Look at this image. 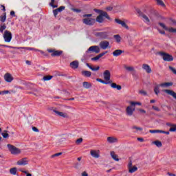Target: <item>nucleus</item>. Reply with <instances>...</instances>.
<instances>
[{
	"label": "nucleus",
	"mask_w": 176,
	"mask_h": 176,
	"mask_svg": "<svg viewBox=\"0 0 176 176\" xmlns=\"http://www.w3.org/2000/svg\"><path fill=\"white\" fill-rule=\"evenodd\" d=\"M96 53V54L100 53V47L97 45L91 46L87 51V54H90V53Z\"/></svg>",
	"instance_id": "7"
},
{
	"label": "nucleus",
	"mask_w": 176,
	"mask_h": 176,
	"mask_svg": "<svg viewBox=\"0 0 176 176\" xmlns=\"http://www.w3.org/2000/svg\"><path fill=\"white\" fill-rule=\"evenodd\" d=\"M99 46L100 48H102L103 50H106V49H111V47L109 46V41L107 40L102 41L99 43Z\"/></svg>",
	"instance_id": "8"
},
{
	"label": "nucleus",
	"mask_w": 176,
	"mask_h": 176,
	"mask_svg": "<svg viewBox=\"0 0 176 176\" xmlns=\"http://www.w3.org/2000/svg\"><path fill=\"white\" fill-rule=\"evenodd\" d=\"M4 79L6 82L10 83L13 80V76H12V74H10V73H6L4 75Z\"/></svg>",
	"instance_id": "17"
},
{
	"label": "nucleus",
	"mask_w": 176,
	"mask_h": 176,
	"mask_svg": "<svg viewBox=\"0 0 176 176\" xmlns=\"http://www.w3.org/2000/svg\"><path fill=\"white\" fill-rule=\"evenodd\" d=\"M48 53H51L52 57H58L63 54L62 50H56L54 49H47Z\"/></svg>",
	"instance_id": "5"
},
{
	"label": "nucleus",
	"mask_w": 176,
	"mask_h": 176,
	"mask_svg": "<svg viewBox=\"0 0 176 176\" xmlns=\"http://www.w3.org/2000/svg\"><path fill=\"white\" fill-rule=\"evenodd\" d=\"M93 16L91 14H87L82 15L84 18L82 19V23L86 25H94L96 23V19L93 18H90Z\"/></svg>",
	"instance_id": "1"
},
{
	"label": "nucleus",
	"mask_w": 176,
	"mask_h": 176,
	"mask_svg": "<svg viewBox=\"0 0 176 176\" xmlns=\"http://www.w3.org/2000/svg\"><path fill=\"white\" fill-rule=\"evenodd\" d=\"M82 142H83V138H80L76 140V145H80V144H82Z\"/></svg>",
	"instance_id": "42"
},
{
	"label": "nucleus",
	"mask_w": 176,
	"mask_h": 176,
	"mask_svg": "<svg viewBox=\"0 0 176 176\" xmlns=\"http://www.w3.org/2000/svg\"><path fill=\"white\" fill-rule=\"evenodd\" d=\"M153 144L156 145V146H157L158 148H160V147L163 146V144H162V142H160L159 140H156V141L153 142Z\"/></svg>",
	"instance_id": "34"
},
{
	"label": "nucleus",
	"mask_w": 176,
	"mask_h": 176,
	"mask_svg": "<svg viewBox=\"0 0 176 176\" xmlns=\"http://www.w3.org/2000/svg\"><path fill=\"white\" fill-rule=\"evenodd\" d=\"M8 148L12 155H20L21 153V150L12 144H8Z\"/></svg>",
	"instance_id": "3"
},
{
	"label": "nucleus",
	"mask_w": 176,
	"mask_h": 176,
	"mask_svg": "<svg viewBox=\"0 0 176 176\" xmlns=\"http://www.w3.org/2000/svg\"><path fill=\"white\" fill-rule=\"evenodd\" d=\"M54 3H56V0H51V2L50 3V6H51L52 8H58V6L54 5Z\"/></svg>",
	"instance_id": "39"
},
{
	"label": "nucleus",
	"mask_w": 176,
	"mask_h": 176,
	"mask_svg": "<svg viewBox=\"0 0 176 176\" xmlns=\"http://www.w3.org/2000/svg\"><path fill=\"white\" fill-rule=\"evenodd\" d=\"M32 129L35 133H39V129H38V128L33 126Z\"/></svg>",
	"instance_id": "60"
},
{
	"label": "nucleus",
	"mask_w": 176,
	"mask_h": 176,
	"mask_svg": "<svg viewBox=\"0 0 176 176\" xmlns=\"http://www.w3.org/2000/svg\"><path fill=\"white\" fill-rule=\"evenodd\" d=\"M10 174H12V175H16L17 173V168L14 167L10 169Z\"/></svg>",
	"instance_id": "35"
},
{
	"label": "nucleus",
	"mask_w": 176,
	"mask_h": 176,
	"mask_svg": "<svg viewBox=\"0 0 176 176\" xmlns=\"http://www.w3.org/2000/svg\"><path fill=\"white\" fill-rule=\"evenodd\" d=\"M113 38L116 39L117 43H120V41H122V38L119 34H116L113 36Z\"/></svg>",
	"instance_id": "36"
},
{
	"label": "nucleus",
	"mask_w": 176,
	"mask_h": 176,
	"mask_svg": "<svg viewBox=\"0 0 176 176\" xmlns=\"http://www.w3.org/2000/svg\"><path fill=\"white\" fill-rule=\"evenodd\" d=\"M161 87H170V86H173V82H164L160 85Z\"/></svg>",
	"instance_id": "30"
},
{
	"label": "nucleus",
	"mask_w": 176,
	"mask_h": 176,
	"mask_svg": "<svg viewBox=\"0 0 176 176\" xmlns=\"http://www.w3.org/2000/svg\"><path fill=\"white\" fill-rule=\"evenodd\" d=\"M70 66L73 69H77L79 67V62L78 60H74L70 63Z\"/></svg>",
	"instance_id": "22"
},
{
	"label": "nucleus",
	"mask_w": 176,
	"mask_h": 176,
	"mask_svg": "<svg viewBox=\"0 0 176 176\" xmlns=\"http://www.w3.org/2000/svg\"><path fill=\"white\" fill-rule=\"evenodd\" d=\"M3 38L5 42H10L12 41V32L10 31L6 30L4 32Z\"/></svg>",
	"instance_id": "11"
},
{
	"label": "nucleus",
	"mask_w": 176,
	"mask_h": 176,
	"mask_svg": "<svg viewBox=\"0 0 176 176\" xmlns=\"http://www.w3.org/2000/svg\"><path fill=\"white\" fill-rule=\"evenodd\" d=\"M169 131L174 132L176 131V124H174L172 127L170 128Z\"/></svg>",
	"instance_id": "46"
},
{
	"label": "nucleus",
	"mask_w": 176,
	"mask_h": 176,
	"mask_svg": "<svg viewBox=\"0 0 176 176\" xmlns=\"http://www.w3.org/2000/svg\"><path fill=\"white\" fill-rule=\"evenodd\" d=\"M64 9H65V6H60L58 8H57L58 12H63V10H64Z\"/></svg>",
	"instance_id": "56"
},
{
	"label": "nucleus",
	"mask_w": 176,
	"mask_h": 176,
	"mask_svg": "<svg viewBox=\"0 0 176 176\" xmlns=\"http://www.w3.org/2000/svg\"><path fill=\"white\" fill-rule=\"evenodd\" d=\"M115 22L117 24H120V25H122V27H123V28H126V30H129V25H127L126 22H124V21H122L119 19H115Z\"/></svg>",
	"instance_id": "12"
},
{
	"label": "nucleus",
	"mask_w": 176,
	"mask_h": 176,
	"mask_svg": "<svg viewBox=\"0 0 176 176\" xmlns=\"http://www.w3.org/2000/svg\"><path fill=\"white\" fill-rule=\"evenodd\" d=\"M159 25L162 27V28H163L164 30H165V31H168V28L166 26V25L162 22H159L158 23Z\"/></svg>",
	"instance_id": "38"
},
{
	"label": "nucleus",
	"mask_w": 176,
	"mask_h": 176,
	"mask_svg": "<svg viewBox=\"0 0 176 176\" xmlns=\"http://www.w3.org/2000/svg\"><path fill=\"white\" fill-rule=\"evenodd\" d=\"M154 93H155L156 96H159V93H160V85H156L154 87Z\"/></svg>",
	"instance_id": "27"
},
{
	"label": "nucleus",
	"mask_w": 176,
	"mask_h": 176,
	"mask_svg": "<svg viewBox=\"0 0 176 176\" xmlns=\"http://www.w3.org/2000/svg\"><path fill=\"white\" fill-rule=\"evenodd\" d=\"M135 111V107H134L133 105L130 104V106H128L126 109L127 116H133Z\"/></svg>",
	"instance_id": "9"
},
{
	"label": "nucleus",
	"mask_w": 176,
	"mask_h": 176,
	"mask_svg": "<svg viewBox=\"0 0 176 176\" xmlns=\"http://www.w3.org/2000/svg\"><path fill=\"white\" fill-rule=\"evenodd\" d=\"M61 155H63V153H57L56 154L52 155V157H56L57 156H61Z\"/></svg>",
	"instance_id": "54"
},
{
	"label": "nucleus",
	"mask_w": 176,
	"mask_h": 176,
	"mask_svg": "<svg viewBox=\"0 0 176 176\" xmlns=\"http://www.w3.org/2000/svg\"><path fill=\"white\" fill-rule=\"evenodd\" d=\"M53 78V76H45L43 77V80H50V79H52Z\"/></svg>",
	"instance_id": "47"
},
{
	"label": "nucleus",
	"mask_w": 176,
	"mask_h": 176,
	"mask_svg": "<svg viewBox=\"0 0 176 176\" xmlns=\"http://www.w3.org/2000/svg\"><path fill=\"white\" fill-rule=\"evenodd\" d=\"M91 60L92 61H97V60H100V56L98 55H97L96 56L91 58Z\"/></svg>",
	"instance_id": "49"
},
{
	"label": "nucleus",
	"mask_w": 176,
	"mask_h": 176,
	"mask_svg": "<svg viewBox=\"0 0 176 176\" xmlns=\"http://www.w3.org/2000/svg\"><path fill=\"white\" fill-rule=\"evenodd\" d=\"M129 170V173H130L131 174H133V173H135V171H137V170H138V168H137V166H132L129 168H128Z\"/></svg>",
	"instance_id": "29"
},
{
	"label": "nucleus",
	"mask_w": 176,
	"mask_h": 176,
	"mask_svg": "<svg viewBox=\"0 0 176 176\" xmlns=\"http://www.w3.org/2000/svg\"><path fill=\"white\" fill-rule=\"evenodd\" d=\"M131 167H133V162L130 161L128 164V168H131Z\"/></svg>",
	"instance_id": "62"
},
{
	"label": "nucleus",
	"mask_w": 176,
	"mask_h": 176,
	"mask_svg": "<svg viewBox=\"0 0 176 176\" xmlns=\"http://www.w3.org/2000/svg\"><path fill=\"white\" fill-rule=\"evenodd\" d=\"M142 68L146 72V74H151V72H152V69L151 68V66H149V65L146 63H144L142 65Z\"/></svg>",
	"instance_id": "15"
},
{
	"label": "nucleus",
	"mask_w": 176,
	"mask_h": 176,
	"mask_svg": "<svg viewBox=\"0 0 176 176\" xmlns=\"http://www.w3.org/2000/svg\"><path fill=\"white\" fill-rule=\"evenodd\" d=\"M163 91L164 93H166V94L171 96L173 97V98H175V100H176V93L174 91L171 89H164Z\"/></svg>",
	"instance_id": "18"
},
{
	"label": "nucleus",
	"mask_w": 176,
	"mask_h": 176,
	"mask_svg": "<svg viewBox=\"0 0 176 176\" xmlns=\"http://www.w3.org/2000/svg\"><path fill=\"white\" fill-rule=\"evenodd\" d=\"M90 155L91 156H92V157H94L95 159H98V157H100V150H91Z\"/></svg>",
	"instance_id": "14"
},
{
	"label": "nucleus",
	"mask_w": 176,
	"mask_h": 176,
	"mask_svg": "<svg viewBox=\"0 0 176 176\" xmlns=\"http://www.w3.org/2000/svg\"><path fill=\"white\" fill-rule=\"evenodd\" d=\"M110 155L113 160H116V162H119V158L118 157V155L115 153V151H111Z\"/></svg>",
	"instance_id": "26"
},
{
	"label": "nucleus",
	"mask_w": 176,
	"mask_h": 176,
	"mask_svg": "<svg viewBox=\"0 0 176 176\" xmlns=\"http://www.w3.org/2000/svg\"><path fill=\"white\" fill-rule=\"evenodd\" d=\"M158 54L161 56V57H162V59L164 60V61L170 62L174 60V57H173L171 55H170L166 52H158Z\"/></svg>",
	"instance_id": "2"
},
{
	"label": "nucleus",
	"mask_w": 176,
	"mask_h": 176,
	"mask_svg": "<svg viewBox=\"0 0 176 176\" xmlns=\"http://www.w3.org/2000/svg\"><path fill=\"white\" fill-rule=\"evenodd\" d=\"M160 133H162L163 134H166L168 135L170 134V131H160Z\"/></svg>",
	"instance_id": "61"
},
{
	"label": "nucleus",
	"mask_w": 176,
	"mask_h": 176,
	"mask_svg": "<svg viewBox=\"0 0 176 176\" xmlns=\"http://www.w3.org/2000/svg\"><path fill=\"white\" fill-rule=\"evenodd\" d=\"M118 140L117 138L115 137H108L107 138V142H109V144H115L116 142H118Z\"/></svg>",
	"instance_id": "21"
},
{
	"label": "nucleus",
	"mask_w": 176,
	"mask_h": 176,
	"mask_svg": "<svg viewBox=\"0 0 176 176\" xmlns=\"http://www.w3.org/2000/svg\"><path fill=\"white\" fill-rule=\"evenodd\" d=\"M138 111L140 113H146V111L142 109H138Z\"/></svg>",
	"instance_id": "58"
},
{
	"label": "nucleus",
	"mask_w": 176,
	"mask_h": 176,
	"mask_svg": "<svg viewBox=\"0 0 176 176\" xmlns=\"http://www.w3.org/2000/svg\"><path fill=\"white\" fill-rule=\"evenodd\" d=\"M4 30H6V25H5V23H3V25H1L0 32H3Z\"/></svg>",
	"instance_id": "44"
},
{
	"label": "nucleus",
	"mask_w": 176,
	"mask_h": 176,
	"mask_svg": "<svg viewBox=\"0 0 176 176\" xmlns=\"http://www.w3.org/2000/svg\"><path fill=\"white\" fill-rule=\"evenodd\" d=\"M122 53H124V51L122 50H116L113 52V56H114V57H118V56H120V54H122Z\"/></svg>",
	"instance_id": "23"
},
{
	"label": "nucleus",
	"mask_w": 176,
	"mask_h": 176,
	"mask_svg": "<svg viewBox=\"0 0 176 176\" xmlns=\"http://www.w3.org/2000/svg\"><path fill=\"white\" fill-rule=\"evenodd\" d=\"M103 76L106 83H108V85L112 83V80H111V72H109V70H105L103 73Z\"/></svg>",
	"instance_id": "6"
},
{
	"label": "nucleus",
	"mask_w": 176,
	"mask_h": 176,
	"mask_svg": "<svg viewBox=\"0 0 176 176\" xmlns=\"http://www.w3.org/2000/svg\"><path fill=\"white\" fill-rule=\"evenodd\" d=\"M82 86L85 89H90L91 87V84L88 82H84Z\"/></svg>",
	"instance_id": "32"
},
{
	"label": "nucleus",
	"mask_w": 176,
	"mask_h": 176,
	"mask_svg": "<svg viewBox=\"0 0 176 176\" xmlns=\"http://www.w3.org/2000/svg\"><path fill=\"white\" fill-rule=\"evenodd\" d=\"M96 36H99V38H101L102 39H107V38H108V32H98L96 34Z\"/></svg>",
	"instance_id": "16"
},
{
	"label": "nucleus",
	"mask_w": 176,
	"mask_h": 176,
	"mask_svg": "<svg viewBox=\"0 0 176 176\" xmlns=\"http://www.w3.org/2000/svg\"><path fill=\"white\" fill-rule=\"evenodd\" d=\"M82 176H89V174H87V172L84 171L81 174Z\"/></svg>",
	"instance_id": "63"
},
{
	"label": "nucleus",
	"mask_w": 176,
	"mask_h": 176,
	"mask_svg": "<svg viewBox=\"0 0 176 176\" xmlns=\"http://www.w3.org/2000/svg\"><path fill=\"white\" fill-rule=\"evenodd\" d=\"M3 138H9V133H8V131H4V133H2Z\"/></svg>",
	"instance_id": "43"
},
{
	"label": "nucleus",
	"mask_w": 176,
	"mask_h": 176,
	"mask_svg": "<svg viewBox=\"0 0 176 176\" xmlns=\"http://www.w3.org/2000/svg\"><path fill=\"white\" fill-rule=\"evenodd\" d=\"M19 171H21V173H23L24 174H26V176H32L31 173H28V172L25 170H23L22 169H19Z\"/></svg>",
	"instance_id": "48"
},
{
	"label": "nucleus",
	"mask_w": 176,
	"mask_h": 176,
	"mask_svg": "<svg viewBox=\"0 0 176 176\" xmlns=\"http://www.w3.org/2000/svg\"><path fill=\"white\" fill-rule=\"evenodd\" d=\"M110 85H111V87H112V89H117V90H122V86L118 85L115 82H111V83H110Z\"/></svg>",
	"instance_id": "24"
},
{
	"label": "nucleus",
	"mask_w": 176,
	"mask_h": 176,
	"mask_svg": "<svg viewBox=\"0 0 176 176\" xmlns=\"http://www.w3.org/2000/svg\"><path fill=\"white\" fill-rule=\"evenodd\" d=\"M58 10L57 9L54 10L53 13L55 17H57V14H58Z\"/></svg>",
	"instance_id": "57"
},
{
	"label": "nucleus",
	"mask_w": 176,
	"mask_h": 176,
	"mask_svg": "<svg viewBox=\"0 0 176 176\" xmlns=\"http://www.w3.org/2000/svg\"><path fill=\"white\" fill-rule=\"evenodd\" d=\"M94 12H96V13H98L99 15L102 14L104 17L107 19V20H111V17H109V15H108V13L107 12L98 10L97 8L94 9Z\"/></svg>",
	"instance_id": "10"
},
{
	"label": "nucleus",
	"mask_w": 176,
	"mask_h": 176,
	"mask_svg": "<svg viewBox=\"0 0 176 176\" xmlns=\"http://www.w3.org/2000/svg\"><path fill=\"white\" fill-rule=\"evenodd\" d=\"M129 103H130V105H133L134 107H135V105H142L141 102H140L131 101Z\"/></svg>",
	"instance_id": "41"
},
{
	"label": "nucleus",
	"mask_w": 176,
	"mask_h": 176,
	"mask_svg": "<svg viewBox=\"0 0 176 176\" xmlns=\"http://www.w3.org/2000/svg\"><path fill=\"white\" fill-rule=\"evenodd\" d=\"M123 68L127 72H135V69L133 66H129L127 65H124Z\"/></svg>",
	"instance_id": "19"
},
{
	"label": "nucleus",
	"mask_w": 176,
	"mask_h": 176,
	"mask_svg": "<svg viewBox=\"0 0 176 176\" xmlns=\"http://www.w3.org/2000/svg\"><path fill=\"white\" fill-rule=\"evenodd\" d=\"M107 53H108V51H105L104 52H102V53L99 54L98 56H99L100 58H101V57H102L103 56H105V54H107Z\"/></svg>",
	"instance_id": "50"
},
{
	"label": "nucleus",
	"mask_w": 176,
	"mask_h": 176,
	"mask_svg": "<svg viewBox=\"0 0 176 176\" xmlns=\"http://www.w3.org/2000/svg\"><path fill=\"white\" fill-rule=\"evenodd\" d=\"M82 75H83L84 76H86L87 78H90V76H91V72H89V71H82L81 72Z\"/></svg>",
	"instance_id": "28"
},
{
	"label": "nucleus",
	"mask_w": 176,
	"mask_h": 176,
	"mask_svg": "<svg viewBox=\"0 0 176 176\" xmlns=\"http://www.w3.org/2000/svg\"><path fill=\"white\" fill-rule=\"evenodd\" d=\"M96 20L97 23H104V15H102V14L98 15L96 17Z\"/></svg>",
	"instance_id": "25"
},
{
	"label": "nucleus",
	"mask_w": 176,
	"mask_h": 176,
	"mask_svg": "<svg viewBox=\"0 0 176 176\" xmlns=\"http://www.w3.org/2000/svg\"><path fill=\"white\" fill-rule=\"evenodd\" d=\"M138 13L139 14V17L142 18L144 23H146V24H149L151 23V19H149V17H148V15L145 13L141 12V10H138Z\"/></svg>",
	"instance_id": "4"
},
{
	"label": "nucleus",
	"mask_w": 176,
	"mask_h": 176,
	"mask_svg": "<svg viewBox=\"0 0 176 176\" xmlns=\"http://www.w3.org/2000/svg\"><path fill=\"white\" fill-rule=\"evenodd\" d=\"M167 31L168 32H170V34H176V28H174L173 27L168 28Z\"/></svg>",
	"instance_id": "37"
},
{
	"label": "nucleus",
	"mask_w": 176,
	"mask_h": 176,
	"mask_svg": "<svg viewBox=\"0 0 176 176\" xmlns=\"http://www.w3.org/2000/svg\"><path fill=\"white\" fill-rule=\"evenodd\" d=\"M54 112L56 115H58V116H61V118H69L68 114L67 113L58 111L56 110H54Z\"/></svg>",
	"instance_id": "20"
},
{
	"label": "nucleus",
	"mask_w": 176,
	"mask_h": 176,
	"mask_svg": "<svg viewBox=\"0 0 176 176\" xmlns=\"http://www.w3.org/2000/svg\"><path fill=\"white\" fill-rule=\"evenodd\" d=\"M16 164H18V166H27V164H28V158L24 157L21 159L16 162Z\"/></svg>",
	"instance_id": "13"
},
{
	"label": "nucleus",
	"mask_w": 176,
	"mask_h": 176,
	"mask_svg": "<svg viewBox=\"0 0 176 176\" xmlns=\"http://www.w3.org/2000/svg\"><path fill=\"white\" fill-rule=\"evenodd\" d=\"M1 94H9V91H1Z\"/></svg>",
	"instance_id": "64"
},
{
	"label": "nucleus",
	"mask_w": 176,
	"mask_h": 176,
	"mask_svg": "<svg viewBox=\"0 0 176 176\" xmlns=\"http://www.w3.org/2000/svg\"><path fill=\"white\" fill-rule=\"evenodd\" d=\"M133 129H134L135 130L139 131H142V128L141 127H138V126H133Z\"/></svg>",
	"instance_id": "53"
},
{
	"label": "nucleus",
	"mask_w": 176,
	"mask_h": 176,
	"mask_svg": "<svg viewBox=\"0 0 176 176\" xmlns=\"http://www.w3.org/2000/svg\"><path fill=\"white\" fill-rule=\"evenodd\" d=\"M86 65H87V67H88V68L91 69V71H98V69H100V66H97L96 67H93L89 63H87Z\"/></svg>",
	"instance_id": "31"
},
{
	"label": "nucleus",
	"mask_w": 176,
	"mask_h": 176,
	"mask_svg": "<svg viewBox=\"0 0 176 176\" xmlns=\"http://www.w3.org/2000/svg\"><path fill=\"white\" fill-rule=\"evenodd\" d=\"M161 130H150V133H151L152 134H154L155 133H160Z\"/></svg>",
	"instance_id": "55"
},
{
	"label": "nucleus",
	"mask_w": 176,
	"mask_h": 176,
	"mask_svg": "<svg viewBox=\"0 0 176 176\" xmlns=\"http://www.w3.org/2000/svg\"><path fill=\"white\" fill-rule=\"evenodd\" d=\"M157 2V5H159L160 6H162V8H166V4H164V2H163V0H155Z\"/></svg>",
	"instance_id": "33"
},
{
	"label": "nucleus",
	"mask_w": 176,
	"mask_h": 176,
	"mask_svg": "<svg viewBox=\"0 0 176 176\" xmlns=\"http://www.w3.org/2000/svg\"><path fill=\"white\" fill-rule=\"evenodd\" d=\"M139 93H140V94H142V96H146V94H147V93H146V91H144V90H140V91H139Z\"/></svg>",
	"instance_id": "52"
},
{
	"label": "nucleus",
	"mask_w": 176,
	"mask_h": 176,
	"mask_svg": "<svg viewBox=\"0 0 176 176\" xmlns=\"http://www.w3.org/2000/svg\"><path fill=\"white\" fill-rule=\"evenodd\" d=\"M153 109H154V111H157V112H160V109H159V107H156V106H153L152 107Z\"/></svg>",
	"instance_id": "59"
},
{
	"label": "nucleus",
	"mask_w": 176,
	"mask_h": 176,
	"mask_svg": "<svg viewBox=\"0 0 176 176\" xmlns=\"http://www.w3.org/2000/svg\"><path fill=\"white\" fill-rule=\"evenodd\" d=\"M0 21L1 23H5V21H6V12L4 13L3 16H0Z\"/></svg>",
	"instance_id": "40"
},
{
	"label": "nucleus",
	"mask_w": 176,
	"mask_h": 176,
	"mask_svg": "<svg viewBox=\"0 0 176 176\" xmlns=\"http://www.w3.org/2000/svg\"><path fill=\"white\" fill-rule=\"evenodd\" d=\"M21 49H25V50H35L36 52H38V50L32 47H21Z\"/></svg>",
	"instance_id": "51"
},
{
	"label": "nucleus",
	"mask_w": 176,
	"mask_h": 176,
	"mask_svg": "<svg viewBox=\"0 0 176 176\" xmlns=\"http://www.w3.org/2000/svg\"><path fill=\"white\" fill-rule=\"evenodd\" d=\"M96 80L98 82H100V83H103L104 85H108L109 82H107L106 80H103L101 78H97Z\"/></svg>",
	"instance_id": "45"
}]
</instances>
